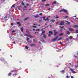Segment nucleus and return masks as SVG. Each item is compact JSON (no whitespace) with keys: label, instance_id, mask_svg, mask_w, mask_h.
Listing matches in <instances>:
<instances>
[{"label":"nucleus","instance_id":"obj_1","mask_svg":"<svg viewBox=\"0 0 78 78\" xmlns=\"http://www.w3.org/2000/svg\"><path fill=\"white\" fill-rule=\"evenodd\" d=\"M70 70L73 73H76V72L74 71L75 70V69H73L72 68H70Z\"/></svg>","mask_w":78,"mask_h":78},{"label":"nucleus","instance_id":"obj_2","mask_svg":"<svg viewBox=\"0 0 78 78\" xmlns=\"http://www.w3.org/2000/svg\"><path fill=\"white\" fill-rule=\"evenodd\" d=\"M58 36H57V37L54 38L52 39L53 41H56V40H57V39H58Z\"/></svg>","mask_w":78,"mask_h":78},{"label":"nucleus","instance_id":"obj_3","mask_svg":"<svg viewBox=\"0 0 78 78\" xmlns=\"http://www.w3.org/2000/svg\"><path fill=\"white\" fill-rule=\"evenodd\" d=\"M62 11V12H67V11L65 9H63L60 10V12Z\"/></svg>","mask_w":78,"mask_h":78},{"label":"nucleus","instance_id":"obj_4","mask_svg":"<svg viewBox=\"0 0 78 78\" xmlns=\"http://www.w3.org/2000/svg\"><path fill=\"white\" fill-rule=\"evenodd\" d=\"M56 30H54V36H56V34L58 33V32H56Z\"/></svg>","mask_w":78,"mask_h":78},{"label":"nucleus","instance_id":"obj_5","mask_svg":"<svg viewBox=\"0 0 78 78\" xmlns=\"http://www.w3.org/2000/svg\"><path fill=\"white\" fill-rule=\"evenodd\" d=\"M65 23L64 21H61L60 23L59 24L60 25H63Z\"/></svg>","mask_w":78,"mask_h":78},{"label":"nucleus","instance_id":"obj_6","mask_svg":"<svg viewBox=\"0 0 78 78\" xmlns=\"http://www.w3.org/2000/svg\"><path fill=\"white\" fill-rule=\"evenodd\" d=\"M69 30L70 31H74V29L72 28H69Z\"/></svg>","mask_w":78,"mask_h":78},{"label":"nucleus","instance_id":"obj_7","mask_svg":"<svg viewBox=\"0 0 78 78\" xmlns=\"http://www.w3.org/2000/svg\"><path fill=\"white\" fill-rule=\"evenodd\" d=\"M48 33H51V34H48V36H50V35H51V34H52V32L49 31Z\"/></svg>","mask_w":78,"mask_h":78},{"label":"nucleus","instance_id":"obj_8","mask_svg":"<svg viewBox=\"0 0 78 78\" xmlns=\"http://www.w3.org/2000/svg\"><path fill=\"white\" fill-rule=\"evenodd\" d=\"M41 39L42 42H43L44 43H45V41L44 40V39L43 38H41Z\"/></svg>","mask_w":78,"mask_h":78},{"label":"nucleus","instance_id":"obj_9","mask_svg":"<svg viewBox=\"0 0 78 78\" xmlns=\"http://www.w3.org/2000/svg\"><path fill=\"white\" fill-rule=\"evenodd\" d=\"M43 37H44V38H46L47 37V36L45 34H43Z\"/></svg>","mask_w":78,"mask_h":78},{"label":"nucleus","instance_id":"obj_10","mask_svg":"<svg viewBox=\"0 0 78 78\" xmlns=\"http://www.w3.org/2000/svg\"><path fill=\"white\" fill-rule=\"evenodd\" d=\"M17 8H18V9L19 10L21 11V8L20 7L17 6Z\"/></svg>","mask_w":78,"mask_h":78},{"label":"nucleus","instance_id":"obj_11","mask_svg":"<svg viewBox=\"0 0 78 78\" xmlns=\"http://www.w3.org/2000/svg\"><path fill=\"white\" fill-rule=\"evenodd\" d=\"M62 37H60L58 39V41H60L61 40H62Z\"/></svg>","mask_w":78,"mask_h":78},{"label":"nucleus","instance_id":"obj_12","mask_svg":"<svg viewBox=\"0 0 78 78\" xmlns=\"http://www.w3.org/2000/svg\"><path fill=\"white\" fill-rule=\"evenodd\" d=\"M0 61H5V59L3 58H2L0 59Z\"/></svg>","mask_w":78,"mask_h":78},{"label":"nucleus","instance_id":"obj_13","mask_svg":"<svg viewBox=\"0 0 78 78\" xmlns=\"http://www.w3.org/2000/svg\"><path fill=\"white\" fill-rule=\"evenodd\" d=\"M28 17H27L25 19H24V20H28Z\"/></svg>","mask_w":78,"mask_h":78},{"label":"nucleus","instance_id":"obj_14","mask_svg":"<svg viewBox=\"0 0 78 78\" xmlns=\"http://www.w3.org/2000/svg\"><path fill=\"white\" fill-rule=\"evenodd\" d=\"M17 24H18V25H19V26H20L21 25V24H20V22H18L17 23Z\"/></svg>","mask_w":78,"mask_h":78},{"label":"nucleus","instance_id":"obj_15","mask_svg":"<svg viewBox=\"0 0 78 78\" xmlns=\"http://www.w3.org/2000/svg\"><path fill=\"white\" fill-rule=\"evenodd\" d=\"M56 3H57V2L56 1H55V2H54L52 4V5H54V4H56Z\"/></svg>","mask_w":78,"mask_h":78},{"label":"nucleus","instance_id":"obj_16","mask_svg":"<svg viewBox=\"0 0 78 78\" xmlns=\"http://www.w3.org/2000/svg\"><path fill=\"white\" fill-rule=\"evenodd\" d=\"M63 34L62 33L60 34H59V36H63Z\"/></svg>","mask_w":78,"mask_h":78},{"label":"nucleus","instance_id":"obj_17","mask_svg":"<svg viewBox=\"0 0 78 78\" xmlns=\"http://www.w3.org/2000/svg\"><path fill=\"white\" fill-rule=\"evenodd\" d=\"M73 27H75V28H78V26H77V25H74V26H73Z\"/></svg>","mask_w":78,"mask_h":78},{"label":"nucleus","instance_id":"obj_18","mask_svg":"<svg viewBox=\"0 0 78 78\" xmlns=\"http://www.w3.org/2000/svg\"><path fill=\"white\" fill-rule=\"evenodd\" d=\"M66 33L68 34H70V32H69V31H67V32H66Z\"/></svg>","mask_w":78,"mask_h":78},{"label":"nucleus","instance_id":"obj_19","mask_svg":"<svg viewBox=\"0 0 78 78\" xmlns=\"http://www.w3.org/2000/svg\"><path fill=\"white\" fill-rule=\"evenodd\" d=\"M75 67H76V68H77V67H78V65H75Z\"/></svg>","mask_w":78,"mask_h":78},{"label":"nucleus","instance_id":"obj_20","mask_svg":"<svg viewBox=\"0 0 78 78\" xmlns=\"http://www.w3.org/2000/svg\"><path fill=\"white\" fill-rule=\"evenodd\" d=\"M35 45V44H30V46H31V47H33V46H34Z\"/></svg>","mask_w":78,"mask_h":78},{"label":"nucleus","instance_id":"obj_21","mask_svg":"<svg viewBox=\"0 0 78 78\" xmlns=\"http://www.w3.org/2000/svg\"><path fill=\"white\" fill-rule=\"evenodd\" d=\"M55 18H57L58 19H59V17H58V16L57 15H56L55 16Z\"/></svg>","mask_w":78,"mask_h":78},{"label":"nucleus","instance_id":"obj_22","mask_svg":"<svg viewBox=\"0 0 78 78\" xmlns=\"http://www.w3.org/2000/svg\"><path fill=\"white\" fill-rule=\"evenodd\" d=\"M29 48V47H28L27 46H26V49H28Z\"/></svg>","mask_w":78,"mask_h":78},{"label":"nucleus","instance_id":"obj_23","mask_svg":"<svg viewBox=\"0 0 78 78\" xmlns=\"http://www.w3.org/2000/svg\"><path fill=\"white\" fill-rule=\"evenodd\" d=\"M38 17V15H36L34 16V17H36V18H37V17Z\"/></svg>","mask_w":78,"mask_h":78},{"label":"nucleus","instance_id":"obj_24","mask_svg":"<svg viewBox=\"0 0 78 78\" xmlns=\"http://www.w3.org/2000/svg\"><path fill=\"white\" fill-rule=\"evenodd\" d=\"M45 33V31H42V34H44Z\"/></svg>","mask_w":78,"mask_h":78},{"label":"nucleus","instance_id":"obj_25","mask_svg":"<svg viewBox=\"0 0 78 78\" xmlns=\"http://www.w3.org/2000/svg\"><path fill=\"white\" fill-rule=\"evenodd\" d=\"M39 30H40V29H36L35 30V31H39Z\"/></svg>","mask_w":78,"mask_h":78},{"label":"nucleus","instance_id":"obj_26","mask_svg":"<svg viewBox=\"0 0 78 78\" xmlns=\"http://www.w3.org/2000/svg\"><path fill=\"white\" fill-rule=\"evenodd\" d=\"M15 6H16V4H14L12 6V7H15Z\"/></svg>","mask_w":78,"mask_h":78},{"label":"nucleus","instance_id":"obj_27","mask_svg":"<svg viewBox=\"0 0 78 78\" xmlns=\"http://www.w3.org/2000/svg\"><path fill=\"white\" fill-rule=\"evenodd\" d=\"M73 37H72V36H70L69 37V39H72Z\"/></svg>","mask_w":78,"mask_h":78},{"label":"nucleus","instance_id":"obj_28","mask_svg":"<svg viewBox=\"0 0 78 78\" xmlns=\"http://www.w3.org/2000/svg\"><path fill=\"white\" fill-rule=\"evenodd\" d=\"M10 75H11V73H9L8 74V75L9 76H10Z\"/></svg>","mask_w":78,"mask_h":78},{"label":"nucleus","instance_id":"obj_29","mask_svg":"<svg viewBox=\"0 0 78 78\" xmlns=\"http://www.w3.org/2000/svg\"><path fill=\"white\" fill-rule=\"evenodd\" d=\"M29 37H30V38H31V37H33V36H31V35H29Z\"/></svg>","mask_w":78,"mask_h":78},{"label":"nucleus","instance_id":"obj_30","mask_svg":"<svg viewBox=\"0 0 78 78\" xmlns=\"http://www.w3.org/2000/svg\"><path fill=\"white\" fill-rule=\"evenodd\" d=\"M21 31H23V28H21Z\"/></svg>","mask_w":78,"mask_h":78},{"label":"nucleus","instance_id":"obj_31","mask_svg":"<svg viewBox=\"0 0 78 78\" xmlns=\"http://www.w3.org/2000/svg\"><path fill=\"white\" fill-rule=\"evenodd\" d=\"M29 40H30V38H28L27 39V41L28 42H30V41H29Z\"/></svg>","mask_w":78,"mask_h":78},{"label":"nucleus","instance_id":"obj_32","mask_svg":"<svg viewBox=\"0 0 78 78\" xmlns=\"http://www.w3.org/2000/svg\"><path fill=\"white\" fill-rule=\"evenodd\" d=\"M66 78H70V77H69V76H68V75L66 76Z\"/></svg>","mask_w":78,"mask_h":78},{"label":"nucleus","instance_id":"obj_33","mask_svg":"<svg viewBox=\"0 0 78 78\" xmlns=\"http://www.w3.org/2000/svg\"><path fill=\"white\" fill-rule=\"evenodd\" d=\"M51 21L52 22H55V20H51Z\"/></svg>","mask_w":78,"mask_h":78},{"label":"nucleus","instance_id":"obj_34","mask_svg":"<svg viewBox=\"0 0 78 78\" xmlns=\"http://www.w3.org/2000/svg\"><path fill=\"white\" fill-rule=\"evenodd\" d=\"M26 33H28V30H27L26 31Z\"/></svg>","mask_w":78,"mask_h":78},{"label":"nucleus","instance_id":"obj_35","mask_svg":"<svg viewBox=\"0 0 78 78\" xmlns=\"http://www.w3.org/2000/svg\"><path fill=\"white\" fill-rule=\"evenodd\" d=\"M45 17H44V16L42 17V18H43V20H45Z\"/></svg>","mask_w":78,"mask_h":78},{"label":"nucleus","instance_id":"obj_36","mask_svg":"<svg viewBox=\"0 0 78 78\" xmlns=\"http://www.w3.org/2000/svg\"><path fill=\"white\" fill-rule=\"evenodd\" d=\"M49 5H50V4H46V5H45L46 6H49Z\"/></svg>","mask_w":78,"mask_h":78},{"label":"nucleus","instance_id":"obj_37","mask_svg":"<svg viewBox=\"0 0 78 78\" xmlns=\"http://www.w3.org/2000/svg\"><path fill=\"white\" fill-rule=\"evenodd\" d=\"M76 33H78V30H76Z\"/></svg>","mask_w":78,"mask_h":78},{"label":"nucleus","instance_id":"obj_38","mask_svg":"<svg viewBox=\"0 0 78 78\" xmlns=\"http://www.w3.org/2000/svg\"><path fill=\"white\" fill-rule=\"evenodd\" d=\"M12 33H15V31L14 30H12Z\"/></svg>","mask_w":78,"mask_h":78},{"label":"nucleus","instance_id":"obj_39","mask_svg":"<svg viewBox=\"0 0 78 78\" xmlns=\"http://www.w3.org/2000/svg\"><path fill=\"white\" fill-rule=\"evenodd\" d=\"M33 27L34 28H36V26H33Z\"/></svg>","mask_w":78,"mask_h":78},{"label":"nucleus","instance_id":"obj_40","mask_svg":"<svg viewBox=\"0 0 78 78\" xmlns=\"http://www.w3.org/2000/svg\"><path fill=\"white\" fill-rule=\"evenodd\" d=\"M4 18L5 19H6V18H7V16H5Z\"/></svg>","mask_w":78,"mask_h":78},{"label":"nucleus","instance_id":"obj_41","mask_svg":"<svg viewBox=\"0 0 78 78\" xmlns=\"http://www.w3.org/2000/svg\"><path fill=\"white\" fill-rule=\"evenodd\" d=\"M60 44H62V46H63V44H62V42H60Z\"/></svg>","mask_w":78,"mask_h":78},{"label":"nucleus","instance_id":"obj_42","mask_svg":"<svg viewBox=\"0 0 78 78\" xmlns=\"http://www.w3.org/2000/svg\"><path fill=\"white\" fill-rule=\"evenodd\" d=\"M25 36H28V37L29 36V35H27V34H25Z\"/></svg>","mask_w":78,"mask_h":78},{"label":"nucleus","instance_id":"obj_43","mask_svg":"<svg viewBox=\"0 0 78 78\" xmlns=\"http://www.w3.org/2000/svg\"><path fill=\"white\" fill-rule=\"evenodd\" d=\"M66 22H67V23H69V24H70V23L68 21H66Z\"/></svg>","mask_w":78,"mask_h":78},{"label":"nucleus","instance_id":"obj_44","mask_svg":"<svg viewBox=\"0 0 78 78\" xmlns=\"http://www.w3.org/2000/svg\"><path fill=\"white\" fill-rule=\"evenodd\" d=\"M10 35H11V36H12V34H11V33H10Z\"/></svg>","mask_w":78,"mask_h":78},{"label":"nucleus","instance_id":"obj_45","mask_svg":"<svg viewBox=\"0 0 78 78\" xmlns=\"http://www.w3.org/2000/svg\"><path fill=\"white\" fill-rule=\"evenodd\" d=\"M59 22H58L57 23V24L58 25V24H59Z\"/></svg>","mask_w":78,"mask_h":78},{"label":"nucleus","instance_id":"obj_46","mask_svg":"<svg viewBox=\"0 0 78 78\" xmlns=\"http://www.w3.org/2000/svg\"><path fill=\"white\" fill-rule=\"evenodd\" d=\"M64 72V70H62V73H63V72Z\"/></svg>","mask_w":78,"mask_h":78},{"label":"nucleus","instance_id":"obj_47","mask_svg":"<svg viewBox=\"0 0 78 78\" xmlns=\"http://www.w3.org/2000/svg\"><path fill=\"white\" fill-rule=\"evenodd\" d=\"M11 25H14V24L13 23H11Z\"/></svg>","mask_w":78,"mask_h":78},{"label":"nucleus","instance_id":"obj_48","mask_svg":"<svg viewBox=\"0 0 78 78\" xmlns=\"http://www.w3.org/2000/svg\"><path fill=\"white\" fill-rule=\"evenodd\" d=\"M52 27V25L48 26H47V27Z\"/></svg>","mask_w":78,"mask_h":78},{"label":"nucleus","instance_id":"obj_49","mask_svg":"<svg viewBox=\"0 0 78 78\" xmlns=\"http://www.w3.org/2000/svg\"><path fill=\"white\" fill-rule=\"evenodd\" d=\"M71 78H74V77L73 76H71Z\"/></svg>","mask_w":78,"mask_h":78},{"label":"nucleus","instance_id":"obj_50","mask_svg":"<svg viewBox=\"0 0 78 78\" xmlns=\"http://www.w3.org/2000/svg\"><path fill=\"white\" fill-rule=\"evenodd\" d=\"M45 1H46V0H42V2H45Z\"/></svg>","mask_w":78,"mask_h":78},{"label":"nucleus","instance_id":"obj_51","mask_svg":"<svg viewBox=\"0 0 78 78\" xmlns=\"http://www.w3.org/2000/svg\"><path fill=\"white\" fill-rule=\"evenodd\" d=\"M42 14V13H41L40 14H39V15H41Z\"/></svg>","mask_w":78,"mask_h":78},{"label":"nucleus","instance_id":"obj_52","mask_svg":"<svg viewBox=\"0 0 78 78\" xmlns=\"http://www.w3.org/2000/svg\"><path fill=\"white\" fill-rule=\"evenodd\" d=\"M50 8H49L48 9V11H49V10H50Z\"/></svg>","mask_w":78,"mask_h":78},{"label":"nucleus","instance_id":"obj_53","mask_svg":"<svg viewBox=\"0 0 78 78\" xmlns=\"http://www.w3.org/2000/svg\"><path fill=\"white\" fill-rule=\"evenodd\" d=\"M64 28V27H63V26H62V27H61V28Z\"/></svg>","mask_w":78,"mask_h":78},{"label":"nucleus","instance_id":"obj_54","mask_svg":"<svg viewBox=\"0 0 78 78\" xmlns=\"http://www.w3.org/2000/svg\"><path fill=\"white\" fill-rule=\"evenodd\" d=\"M22 5H25V4L24 3H23L22 4Z\"/></svg>","mask_w":78,"mask_h":78},{"label":"nucleus","instance_id":"obj_55","mask_svg":"<svg viewBox=\"0 0 78 78\" xmlns=\"http://www.w3.org/2000/svg\"><path fill=\"white\" fill-rule=\"evenodd\" d=\"M16 43V42L14 41L13 42V44H15Z\"/></svg>","mask_w":78,"mask_h":78},{"label":"nucleus","instance_id":"obj_56","mask_svg":"<svg viewBox=\"0 0 78 78\" xmlns=\"http://www.w3.org/2000/svg\"><path fill=\"white\" fill-rule=\"evenodd\" d=\"M45 21H47V19H46L45 20Z\"/></svg>","mask_w":78,"mask_h":78},{"label":"nucleus","instance_id":"obj_57","mask_svg":"<svg viewBox=\"0 0 78 78\" xmlns=\"http://www.w3.org/2000/svg\"><path fill=\"white\" fill-rule=\"evenodd\" d=\"M71 66L72 67H73V65H71Z\"/></svg>","mask_w":78,"mask_h":78},{"label":"nucleus","instance_id":"obj_58","mask_svg":"<svg viewBox=\"0 0 78 78\" xmlns=\"http://www.w3.org/2000/svg\"><path fill=\"white\" fill-rule=\"evenodd\" d=\"M65 17H66V18H67L68 17H67V16H66Z\"/></svg>","mask_w":78,"mask_h":78},{"label":"nucleus","instance_id":"obj_59","mask_svg":"<svg viewBox=\"0 0 78 78\" xmlns=\"http://www.w3.org/2000/svg\"><path fill=\"white\" fill-rule=\"evenodd\" d=\"M27 6H29V4H27Z\"/></svg>","mask_w":78,"mask_h":78},{"label":"nucleus","instance_id":"obj_60","mask_svg":"<svg viewBox=\"0 0 78 78\" xmlns=\"http://www.w3.org/2000/svg\"><path fill=\"white\" fill-rule=\"evenodd\" d=\"M69 64H70V66H72V64L71 63H70Z\"/></svg>","mask_w":78,"mask_h":78},{"label":"nucleus","instance_id":"obj_61","mask_svg":"<svg viewBox=\"0 0 78 78\" xmlns=\"http://www.w3.org/2000/svg\"><path fill=\"white\" fill-rule=\"evenodd\" d=\"M15 75L16 76V75H17V74H15Z\"/></svg>","mask_w":78,"mask_h":78},{"label":"nucleus","instance_id":"obj_62","mask_svg":"<svg viewBox=\"0 0 78 78\" xmlns=\"http://www.w3.org/2000/svg\"><path fill=\"white\" fill-rule=\"evenodd\" d=\"M47 20H48V21L49 20V19H47Z\"/></svg>","mask_w":78,"mask_h":78},{"label":"nucleus","instance_id":"obj_63","mask_svg":"<svg viewBox=\"0 0 78 78\" xmlns=\"http://www.w3.org/2000/svg\"><path fill=\"white\" fill-rule=\"evenodd\" d=\"M24 7H25V8H27V6H24Z\"/></svg>","mask_w":78,"mask_h":78},{"label":"nucleus","instance_id":"obj_64","mask_svg":"<svg viewBox=\"0 0 78 78\" xmlns=\"http://www.w3.org/2000/svg\"><path fill=\"white\" fill-rule=\"evenodd\" d=\"M77 55H78V51L77 52Z\"/></svg>","mask_w":78,"mask_h":78}]
</instances>
